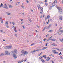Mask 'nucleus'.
<instances>
[{"label":"nucleus","mask_w":63,"mask_h":63,"mask_svg":"<svg viewBox=\"0 0 63 63\" xmlns=\"http://www.w3.org/2000/svg\"><path fill=\"white\" fill-rule=\"evenodd\" d=\"M21 53H22V54H21V55H25L26 54L27 55L28 54V52H27L26 51L24 52V51L22 50L21 51Z\"/></svg>","instance_id":"obj_1"},{"label":"nucleus","mask_w":63,"mask_h":63,"mask_svg":"<svg viewBox=\"0 0 63 63\" xmlns=\"http://www.w3.org/2000/svg\"><path fill=\"white\" fill-rule=\"evenodd\" d=\"M12 46H6L4 47V49H9V48H12Z\"/></svg>","instance_id":"obj_2"},{"label":"nucleus","mask_w":63,"mask_h":63,"mask_svg":"<svg viewBox=\"0 0 63 63\" xmlns=\"http://www.w3.org/2000/svg\"><path fill=\"white\" fill-rule=\"evenodd\" d=\"M58 9L59 10V12L60 14H62L63 12H62V10L61 8L59 9V8H58Z\"/></svg>","instance_id":"obj_3"},{"label":"nucleus","mask_w":63,"mask_h":63,"mask_svg":"<svg viewBox=\"0 0 63 63\" xmlns=\"http://www.w3.org/2000/svg\"><path fill=\"white\" fill-rule=\"evenodd\" d=\"M13 53H15V54H17V50L16 49H15L13 52Z\"/></svg>","instance_id":"obj_4"},{"label":"nucleus","mask_w":63,"mask_h":63,"mask_svg":"<svg viewBox=\"0 0 63 63\" xmlns=\"http://www.w3.org/2000/svg\"><path fill=\"white\" fill-rule=\"evenodd\" d=\"M13 57L14 59H16V58H17V56L16 55V54L15 53H14L13 54Z\"/></svg>","instance_id":"obj_5"},{"label":"nucleus","mask_w":63,"mask_h":63,"mask_svg":"<svg viewBox=\"0 0 63 63\" xmlns=\"http://www.w3.org/2000/svg\"><path fill=\"white\" fill-rule=\"evenodd\" d=\"M5 54L6 55H7L8 54L9 55H10V53H9L8 51H6L5 52Z\"/></svg>","instance_id":"obj_6"},{"label":"nucleus","mask_w":63,"mask_h":63,"mask_svg":"<svg viewBox=\"0 0 63 63\" xmlns=\"http://www.w3.org/2000/svg\"><path fill=\"white\" fill-rule=\"evenodd\" d=\"M59 19L60 20H62V16L61 15H60L59 16Z\"/></svg>","instance_id":"obj_7"},{"label":"nucleus","mask_w":63,"mask_h":63,"mask_svg":"<svg viewBox=\"0 0 63 63\" xmlns=\"http://www.w3.org/2000/svg\"><path fill=\"white\" fill-rule=\"evenodd\" d=\"M8 23V21H7L6 22V23H5L6 25V27H7V28H9V26H8V25H7H7Z\"/></svg>","instance_id":"obj_8"},{"label":"nucleus","mask_w":63,"mask_h":63,"mask_svg":"<svg viewBox=\"0 0 63 63\" xmlns=\"http://www.w3.org/2000/svg\"><path fill=\"white\" fill-rule=\"evenodd\" d=\"M51 24H50L49 25V26L47 27V28H48V29H49V28H50V27H51Z\"/></svg>","instance_id":"obj_9"},{"label":"nucleus","mask_w":63,"mask_h":63,"mask_svg":"<svg viewBox=\"0 0 63 63\" xmlns=\"http://www.w3.org/2000/svg\"><path fill=\"white\" fill-rule=\"evenodd\" d=\"M6 14L8 15H9L10 16H11V15H12V14H11V13H9L8 12H6Z\"/></svg>","instance_id":"obj_10"},{"label":"nucleus","mask_w":63,"mask_h":63,"mask_svg":"<svg viewBox=\"0 0 63 63\" xmlns=\"http://www.w3.org/2000/svg\"><path fill=\"white\" fill-rule=\"evenodd\" d=\"M46 56L45 55H44L42 56V57H44V58H45V59H46L47 58V57H46Z\"/></svg>","instance_id":"obj_11"},{"label":"nucleus","mask_w":63,"mask_h":63,"mask_svg":"<svg viewBox=\"0 0 63 63\" xmlns=\"http://www.w3.org/2000/svg\"><path fill=\"white\" fill-rule=\"evenodd\" d=\"M3 55H4V54L3 53H1L0 54V56H3Z\"/></svg>","instance_id":"obj_12"},{"label":"nucleus","mask_w":63,"mask_h":63,"mask_svg":"<svg viewBox=\"0 0 63 63\" xmlns=\"http://www.w3.org/2000/svg\"><path fill=\"white\" fill-rule=\"evenodd\" d=\"M50 40H51L52 41H53V42H54L55 41H56V40L55 39H50Z\"/></svg>","instance_id":"obj_13"},{"label":"nucleus","mask_w":63,"mask_h":63,"mask_svg":"<svg viewBox=\"0 0 63 63\" xmlns=\"http://www.w3.org/2000/svg\"><path fill=\"white\" fill-rule=\"evenodd\" d=\"M23 62V60H22V62H20V61H18V63H21V62Z\"/></svg>","instance_id":"obj_14"},{"label":"nucleus","mask_w":63,"mask_h":63,"mask_svg":"<svg viewBox=\"0 0 63 63\" xmlns=\"http://www.w3.org/2000/svg\"><path fill=\"white\" fill-rule=\"evenodd\" d=\"M55 3H53L52 4V7H54V6H55Z\"/></svg>","instance_id":"obj_15"},{"label":"nucleus","mask_w":63,"mask_h":63,"mask_svg":"<svg viewBox=\"0 0 63 63\" xmlns=\"http://www.w3.org/2000/svg\"><path fill=\"white\" fill-rule=\"evenodd\" d=\"M3 8L6 9L7 10H8V7L7 6L4 7Z\"/></svg>","instance_id":"obj_16"},{"label":"nucleus","mask_w":63,"mask_h":63,"mask_svg":"<svg viewBox=\"0 0 63 63\" xmlns=\"http://www.w3.org/2000/svg\"><path fill=\"white\" fill-rule=\"evenodd\" d=\"M42 13H43V10H41L40 11V14H42Z\"/></svg>","instance_id":"obj_17"},{"label":"nucleus","mask_w":63,"mask_h":63,"mask_svg":"<svg viewBox=\"0 0 63 63\" xmlns=\"http://www.w3.org/2000/svg\"><path fill=\"white\" fill-rule=\"evenodd\" d=\"M53 31V30H49L48 31V32H49V33L50 32H52V31Z\"/></svg>","instance_id":"obj_18"},{"label":"nucleus","mask_w":63,"mask_h":63,"mask_svg":"<svg viewBox=\"0 0 63 63\" xmlns=\"http://www.w3.org/2000/svg\"><path fill=\"white\" fill-rule=\"evenodd\" d=\"M50 18V16L49 15H48L47 16V19H49V18Z\"/></svg>","instance_id":"obj_19"},{"label":"nucleus","mask_w":63,"mask_h":63,"mask_svg":"<svg viewBox=\"0 0 63 63\" xmlns=\"http://www.w3.org/2000/svg\"><path fill=\"white\" fill-rule=\"evenodd\" d=\"M52 52L53 53H55V52H56V50H52Z\"/></svg>","instance_id":"obj_20"},{"label":"nucleus","mask_w":63,"mask_h":63,"mask_svg":"<svg viewBox=\"0 0 63 63\" xmlns=\"http://www.w3.org/2000/svg\"><path fill=\"white\" fill-rule=\"evenodd\" d=\"M60 32L61 33H63V30H60Z\"/></svg>","instance_id":"obj_21"},{"label":"nucleus","mask_w":63,"mask_h":63,"mask_svg":"<svg viewBox=\"0 0 63 63\" xmlns=\"http://www.w3.org/2000/svg\"><path fill=\"white\" fill-rule=\"evenodd\" d=\"M12 7H13V6H12V5H10L9 6V8H12Z\"/></svg>","instance_id":"obj_22"},{"label":"nucleus","mask_w":63,"mask_h":63,"mask_svg":"<svg viewBox=\"0 0 63 63\" xmlns=\"http://www.w3.org/2000/svg\"><path fill=\"white\" fill-rule=\"evenodd\" d=\"M41 60L44 63V62H45L44 61V59H41Z\"/></svg>","instance_id":"obj_23"},{"label":"nucleus","mask_w":63,"mask_h":63,"mask_svg":"<svg viewBox=\"0 0 63 63\" xmlns=\"http://www.w3.org/2000/svg\"><path fill=\"white\" fill-rule=\"evenodd\" d=\"M59 39L60 41V42H63V40H61V39L60 38H59Z\"/></svg>","instance_id":"obj_24"},{"label":"nucleus","mask_w":63,"mask_h":63,"mask_svg":"<svg viewBox=\"0 0 63 63\" xmlns=\"http://www.w3.org/2000/svg\"><path fill=\"white\" fill-rule=\"evenodd\" d=\"M52 6H50L49 7V9H52Z\"/></svg>","instance_id":"obj_25"},{"label":"nucleus","mask_w":63,"mask_h":63,"mask_svg":"<svg viewBox=\"0 0 63 63\" xmlns=\"http://www.w3.org/2000/svg\"><path fill=\"white\" fill-rule=\"evenodd\" d=\"M40 8L41 9V10H43V8L41 7H40Z\"/></svg>","instance_id":"obj_26"},{"label":"nucleus","mask_w":63,"mask_h":63,"mask_svg":"<svg viewBox=\"0 0 63 63\" xmlns=\"http://www.w3.org/2000/svg\"><path fill=\"white\" fill-rule=\"evenodd\" d=\"M16 27H15L14 28V30H16Z\"/></svg>","instance_id":"obj_27"},{"label":"nucleus","mask_w":63,"mask_h":63,"mask_svg":"<svg viewBox=\"0 0 63 63\" xmlns=\"http://www.w3.org/2000/svg\"><path fill=\"white\" fill-rule=\"evenodd\" d=\"M57 3V0H56L54 1V3Z\"/></svg>","instance_id":"obj_28"},{"label":"nucleus","mask_w":63,"mask_h":63,"mask_svg":"<svg viewBox=\"0 0 63 63\" xmlns=\"http://www.w3.org/2000/svg\"><path fill=\"white\" fill-rule=\"evenodd\" d=\"M39 50H41V49H38L36 50L35 51H39Z\"/></svg>","instance_id":"obj_29"},{"label":"nucleus","mask_w":63,"mask_h":63,"mask_svg":"<svg viewBox=\"0 0 63 63\" xmlns=\"http://www.w3.org/2000/svg\"><path fill=\"white\" fill-rule=\"evenodd\" d=\"M58 52H55V54H58Z\"/></svg>","instance_id":"obj_30"},{"label":"nucleus","mask_w":63,"mask_h":63,"mask_svg":"<svg viewBox=\"0 0 63 63\" xmlns=\"http://www.w3.org/2000/svg\"><path fill=\"white\" fill-rule=\"evenodd\" d=\"M55 48V49H57V50H58L59 51V49L58 48Z\"/></svg>","instance_id":"obj_31"},{"label":"nucleus","mask_w":63,"mask_h":63,"mask_svg":"<svg viewBox=\"0 0 63 63\" xmlns=\"http://www.w3.org/2000/svg\"><path fill=\"white\" fill-rule=\"evenodd\" d=\"M4 21H3V20H2L1 21V23H3Z\"/></svg>","instance_id":"obj_32"},{"label":"nucleus","mask_w":63,"mask_h":63,"mask_svg":"<svg viewBox=\"0 0 63 63\" xmlns=\"http://www.w3.org/2000/svg\"><path fill=\"white\" fill-rule=\"evenodd\" d=\"M42 53H43V52H41L40 54H39V56H40V55H41V54H42Z\"/></svg>","instance_id":"obj_33"},{"label":"nucleus","mask_w":63,"mask_h":63,"mask_svg":"<svg viewBox=\"0 0 63 63\" xmlns=\"http://www.w3.org/2000/svg\"><path fill=\"white\" fill-rule=\"evenodd\" d=\"M49 36V34H48L46 36V37H48V36Z\"/></svg>","instance_id":"obj_34"},{"label":"nucleus","mask_w":63,"mask_h":63,"mask_svg":"<svg viewBox=\"0 0 63 63\" xmlns=\"http://www.w3.org/2000/svg\"><path fill=\"white\" fill-rule=\"evenodd\" d=\"M61 54V55H62V54H61V52H60V53L59 54V55H60Z\"/></svg>","instance_id":"obj_35"},{"label":"nucleus","mask_w":63,"mask_h":63,"mask_svg":"<svg viewBox=\"0 0 63 63\" xmlns=\"http://www.w3.org/2000/svg\"><path fill=\"white\" fill-rule=\"evenodd\" d=\"M26 2H27V3H29V1H28V0H26Z\"/></svg>","instance_id":"obj_36"},{"label":"nucleus","mask_w":63,"mask_h":63,"mask_svg":"<svg viewBox=\"0 0 63 63\" xmlns=\"http://www.w3.org/2000/svg\"><path fill=\"white\" fill-rule=\"evenodd\" d=\"M3 3H1V7H2V6H3Z\"/></svg>","instance_id":"obj_37"},{"label":"nucleus","mask_w":63,"mask_h":63,"mask_svg":"<svg viewBox=\"0 0 63 63\" xmlns=\"http://www.w3.org/2000/svg\"><path fill=\"white\" fill-rule=\"evenodd\" d=\"M22 27L24 29H25V27L24 26H22Z\"/></svg>","instance_id":"obj_38"},{"label":"nucleus","mask_w":63,"mask_h":63,"mask_svg":"<svg viewBox=\"0 0 63 63\" xmlns=\"http://www.w3.org/2000/svg\"><path fill=\"white\" fill-rule=\"evenodd\" d=\"M49 19L48 20L47 23V25L48 24V23H49Z\"/></svg>","instance_id":"obj_39"},{"label":"nucleus","mask_w":63,"mask_h":63,"mask_svg":"<svg viewBox=\"0 0 63 63\" xmlns=\"http://www.w3.org/2000/svg\"><path fill=\"white\" fill-rule=\"evenodd\" d=\"M1 18H2V17H0V20H3Z\"/></svg>","instance_id":"obj_40"},{"label":"nucleus","mask_w":63,"mask_h":63,"mask_svg":"<svg viewBox=\"0 0 63 63\" xmlns=\"http://www.w3.org/2000/svg\"><path fill=\"white\" fill-rule=\"evenodd\" d=\"M14 31L16 32H17V30H14Z\"/></svg>","instance_id":"obj_41"},{"label":"nucleus","mask_w":63,"mask_h":63,"mask_svg":"<svg viewBox=\"0 0 63 63\" xmlns=\"http://www.w3.org/2000/svg\"><path fill=\"white\" fill-rule=\"evenodd\" d=\"M47 19V17H46L45 18V20H46Z\"/></svg>","instance_id":"obj_42"},{"label":"nucleus","mask_w":63,"mask_h":63,"mask_svg":"<svg viewBox=\"0 0 63 63\" xmlns=\"http://www.w3.org/2000/svg\"><path fill=\"white\" fill-rule=\"evenodd\" d=\"M22 7L23 8V9H24V6H22Z\"/></svg>","instance_id":"obj_43"},{"label":"nucleus","mask_w":63,"mask_h":63,"mask_svg":"<svg viewBox=\"0 0 63 63\" xmlns=\"http://www.w3.org/2000/svg\"><path fill=\"white\" fill-rule=\"evenodd\" d=\"M12 24H13V25H15V23H14V22H12Z\"/></svg>","instance_id":"obj_44"},{"label":"nucleus","mask_w":63,"mask_h":63,"mask_svg":"<svg viewBox=\"0 0 63 63\" xmlns=\"http://www.w3.org/2000/svg\"><path fill=\"white\" fill-rule=\"evenodd\" d=\"M0 31L1 32H3V31L2 30H0Z\"/></svg>","instance_id":"obj_45"},{"label":"nucleus","mask_w":63,"mask_h":63,"mask_svg":"<svg viewBox=\"0 0 63 63\" xmlns=\"http://www.w3.org/2000/svg\"><path fill=\"white\" fill-rule=\"evenodd\" d=\"M50 40V39L49 38L48 39H47V41H48L49 40Z\"/></svg>","instance_id":"obj_46"},{"label":"nucleus","mask_w":63,"mask_h":63,"mask_svg":"<svg viewBox=\"0 0 63 63\" xmlns=\"http://www.w3.org/2000/svg\"><path fill=\"white\" fill-rule=\"evenodd\" d=\"M54 46H57V44H54Z\"/></svg>","instance_id":"obj_47"},{"label":"nucleus","mask_w":63,"mask_h":63,"mask_svg":"<svg viewBox=\"0 0 63 63\" xmlns=\"http://www.w3.org/2000/svg\"><path fill=\"white\" fill-rule=\"evenodd\" d=\"M45 30V28H44L43 29V30H42V31H44V30Z\"/></svg>","instance_id":"obj_48"},{"label":"nucleus","mask_w":63,"mask_h":63,"mask_svg":"<svg viewBox=\"0 0 63 63\" xmlns=\"http://www.w3.org/2000/svg\"><path fill=\"white\" fill-rule=\"evenodd\" d=\"M45 5L46 6H47V3H45Z\"/></svg>","instance_id":"obj_49"},{"label":"nucleus","mask_w":63,"mask_h":63,"mask_svg":"<svg viewBox=\"0 0 63 63\" xmlns=\"http://www.w3.org/2000/svg\"><path fill=\"white\" fill-rule=\"evenodd\" d=\"M5 6L4 7H7V5H6V4H5Z\"/></svg>","instance_id":"obj_50"},{"label":"nucleus","mask_w":63,"mask_h":63,"mask_svg":"<svg viewBox=\"0 0 63 63\" xmlns=\"http://www.w3.org/2000/svg\"><path fill=\"white\" fill-rule=\"evenodd\" d=\"M57 26V24H55V26Z\"/></svg>","instance_id":"obj_51"},{"label":"nucleus","mask_w":63,"mask_h":63,"mask_svg":"<svg viewBox=\"0 0 63 63\" xmlns=\"http://www.w3.org/2000/svg\"><path fill=\"white\" fill-rule=\"evenodd\" d=\"M34 44V43H33V44H31V46H33Z\"/></svg>","instance_id":"obj_52"},{"label":"nucleus","mask_w":63,"mask_h":63,"mask_svg":"<svg viewBox=\"0 0 63 63\" xmlns=\"http://www.w3.org/2000/svg\"><path fill=\"white\" fill-rule=\"evenodd\" d=\"M46 38H44V40H43V41H46Z\"/></svg>","instance_id":"obj_53"},{"label":"nucleus","mask_w":63,"mask_h":63,"mask_svg":"<svg viewBox=\"0 0 63 63\" xmlns=\"http://www.w3.org/2000/svg\"><path fill=\"white\" fill-rule=\"evenodd\" d=\"M17 3L18 4H20V2H17Z\"/></svg>","instance_id":"obj_54"},{"label":"nucleus","mask_w":63,"mask_h":63,"mask_svg":"<svg viewBox=\"0 0 63 63\" xmlns=\"http://www.w3.org/2000/svg\"><path fill=\"white\" fill-rule=\"evenodd\" d=\"M61 56V57H60L61 59H63L62 57L61 56Z\"/></svg>","instance_id":"obj_55"},{"label":"nucleus","mask_w":63,"mask_h":63,"mask_svg":"<svg viewBox=\"0 0 63 63\" xmlns=\"http://www.w3.org/2000/svg\"><path fill=\"white\" fill-rule=\"evenodd\" d=\"M36 51L34 50V51H32V52H36Z\"/></svg>","instance_id":"obj_56"},{"label":"nucleus","mask_w":63,"mask_h":63,"mask_svg":"<svg viewBox=\"0 0 63 63\" xmlns=\"http://www.w3.org/2000/svg\"><path fill=\"white\" fill-rule=\"evenodd\" d=\"M42 16H43V15H42L41 16H40V18H42Z\"/></svg>","instance_id":"obj_57"},{"label":"nucleus","mask_w":63,"mask_h":63,"mask_svg":"<svg viewBox=\"0 0 63 63\" xmlns=\"http://www.w3.org/2000/svg\"><path fill=\"white\" fill-rule=\"evenodd\" d=\"M54 44H55L54 43L52 44V46H54Z\"/></svg>","instance_id":"obj_58"},{"label":"nucleus","mask_w":63,"mask_h":63,"mask_svg":"<svg viewBox=\"0 0 63 63\" xmlns=\"http://www.w3.org/2000/svg\"><path fill=\"white\" fill-rule=\"evenodd\" d=\"M58 34H59V35H61V33H59V32H58Z\"/></svg>","instance_id":"obj_59"},{"label":"nucleus","mask_w":63,"mask_h":63,"mask_svg":"<svg viewBox=\"0 0 63 63\" xmlns=\"http://www.w3.org/2000/svg\"><path fill=\"white\" fill-rule=\"evenodd\" d=\"M47 2V1L46 0H45L44 1V2H45V3H46V2Z\"/></svg>","instance_id":"obj_60"},{"label":"nucleus","mask_w":63,"mask_h":63,"mask_svg":"<svg viewBox=\"0 0 63 63\" xmlns=\"http://www.w3.org/2000/svg\"><path fill=\"white\" fill-rule=\"evenodd\" d=\"M41 49H42V50H44V49H44V48H42Z\"/></svg>","instance_id":"obj_61"},{"label":"nucleus","mask_w":63,"mask_h":63,"mask_svg":"<svg viewBox=\"0 0 63 63\" xmlns=\"http://www.w3.org/2000/svg\"><path fill=\"white\" fill-rule=\"evenodd\" d=\"M52 37V36H51L49 38V39H50H50H51Z\"/></svg>","instance_id":"obj_62"},{"label":"nucleus","mask_w":63,"mask_h":63,"mask_svg":"<svg viewBox=\"0 0 63 63\" xmlns=\"http://www.w3.org/2000/svg\"><path fill=\"white\" fill-rule=\"evenodd\" d=\"M46 60H47V61H49V59H46Z\"/></svg>","instance_id":"obj_63"},{"label":"nucleus","mask_w":63,"mask_h":63,"mask_svg":"<svg viewBox=\"0 0 63 63\" xmlns=\"http://www.w3.org/2000/svg\"><path fill=\"white\" fill-rule=\"evenodd\" d=\"M52 63H54V62L53 61H52Z\"/></svg>","instance_id":"obj_64"}]
</instances>
